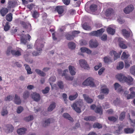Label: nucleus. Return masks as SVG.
<instances>
[{
  "mask_svg": "<svg viewBox=\"0 0 135 135\" xmlns=\"http://www.w3.org/2000/svg\"><path fill=\"white\" fill-rule=\"evenodd\" d=\"M116 77L122 83L126 82L129 85L131 84V83L133 80V78L131 76H129L127 77L121 74L117 75Z\"/></svg>",
  "mask_w": 135,
  "mask_h": 135,
  "instance_id": "1",
  "label": "nucleus"
},
{
  "mask_svg": "<svg viewBox=\"0 0 135 135\" xmlns=\"http://www.w3.org/2000/svg\"><path fill=\"white\" fill-rule=\"evenodd\" d=\"M83 105V102L81 100H79L74 103L71 106L73 109L78 113L81 112L80 108Z\"/></svg>",
  "mask_w": 135,
  "mask_h": 135,
  "instance_id": "2",
  "label": "nucleus"
},
{
  "mask_svg": "<svg viewBox=\"0 0 135 135\" xmlns=\"http://www.w3.org/2000/svg\"><path fill=\"white\" fill-rule=\"evenodd\" d=\"M94 81V79L93 78L89 77L83 82V85L85 86H90L92 87H95L96 86Z\"/></svg>",
  "mask_w": 135,
  "mask_h": 135,
  "instance_id": "3",
  "label": "nucleus"
},
{
  "mask_svg": "<svg viewBox=\"0 0 135 135\" xmlns=\"http://www.w3.org/2000/svg\"><path fill=\"white\" fill-rule=\"evenodd\" d=\"M104 29L101 28L97 31H92L89 33V35L90 36H99L104 31Z\"/></svg>",
  "mask_w": 135,
  "mask_h": 135,
  "instance_id": "4",
  "label": "nucleus"
},
{
  "mask_svg": "<svg viewBox=\"0 0 135 135\" xmlns=\"http://www.w3.org/2000/svg\"><path fill=\"white\" fill-rule=\"evenodd\" d=\"M20 24L23 28L27 30L28 32H29L31 30V25L28 22H25L23 21H21L20 22Z\"/></svg>",
  "mask_w": 135,
  "mask_h": 135,
  "instance_id": "5",
  "label": "nucleus"
},
{
  "mask_svg": "<svg viewBox=\"0 0 135 135\" xmlns=\"http://www.w3.org/2000/svg\"><path fill=\"white\" fill-rule=\"evenodd\" d=\"M3 129L7 133L12 132L14 130V127L11 124H7L4 126Z\"/></svg>",
  "mask_w": 135,
  "mask_h": 135,
  "instance_id": "6",
  "label": "nucleus"
},
{
  "mask_svg": "<svg viewBox=\"0 0 135 135\" xmlns=\"http://www.w3.org/2000/svg\"><path fill=\"white\" fill-rule=\"evenodd\" d=\"M80 65L81 67L84 69L88 70L90 69L89 67L87 64L86 61L84 59H81L79 61Z\"/></svg>",
  "mask_w": 135,
  "mask_h": 135,
  "instance_id": "7",
  "label": "nucleus"
},
{
  "mask_svg": "<svg viewBox=\"0 0 135 135\" xmlns=\"http://www.w3.org/2000/svg\"><path fill=\"white\" fill-rule=\"evenodd\" d=\"M41 40H37L35 43V46L36 49L38 51H40L42 50V48L44 47V45L42 44H40Z\"/></svg>",
  "mask_w": 135,
  "mask_h": 135,
  "instance_id": "8",
  "label": "nucleus"
},
{
  "mask_svg": "<svg viewBox=\"0 0 135 135\" xmlns=\"http://www.w3.org/2000/svg\"><path fill=\"white\" fill-rule=\"evenodd\" d=\"M118 42L120 47L122 49H126L127 48V46L125 44V41L121 38H119Z\"/></svg>",
  "mask_w": 135,
  "mask_h": 135,
  "instance_id": "9",
  "label": "nucleus"
},
{
  "mask_svg": "<svg viewBox=\"0 0 135 135\" xmlns=\"http://www.w3.org/2000/svg\"><path fill=\"white\" fill-rule=\"evenodd\" d=\"M31 97L34 101L36 102L39 101L40 99V95L36 92H34L31 94Z\"/></svg>",
  "mask_w": 135,
  "mask_h": 135,
  "instance_id": "10",
  "label": "nucleus"
},
{
  "mask_svg": "<svg viewBox=\"0 0 135 135\" xmlns=\"http://www.w3.org/2000/svg\"><path fill=\"white\" fill-rule=\"evenodd\" d=\"M89 45L91 48H96L98 46V44L96 40L91 39L89 41Z\"/></svg>",
  "mask_w": 135,
  "mask_h": 135,
  "instance_id": "11",
  "label": "nucleus"
},
{
  "mask_svg": "<svg viewBox=\"0 0 135 135\" xmlns=\"http://www.w3.org/2000/svg\"><path fill=\"white\" fill-rule=\"evenodd\" d=\"M134 9L133 6L132 5H130L128 6L124 9V12L126 13H129L132 12Z\"/></svg>",
  "mask_w": 135,
  "mask_h": 135,
  "instance_id": "12",
  "label": "nucleus"
},
{
  "mask_svg": "<svg viewBox=\"0 0 135 135\" xmlns=\"http://www.w3.org/2000/svg\"><path fill=\"white\" fill-rule=\"evenodd\" d=\"M21 49H20L17 50H13L11 51V53L13 55L16 57L19 56L21 55Z\"/></svg>",
  "mask_w": 135,
  "mask_h": 135,
  "instance_id": "13",
  "label": "nucleus"
},
{
  "mask_svg": "<svg viewBox=\"0 0 135 135\" xmlns=\"http://www.w3.org/2000/svg\"><path fill=\"white\" fill-rule=\"evenodd\" d=\"M122 34L126 38H128L130 36V32L127 31L126 29H124L121 30Z\"/></svg>",
  "mask_w": 135,
  "mask_h": 135,
  "instance_id": "14",
  "label": "nucleus"
},
{
  "mask_svg": "<svg viewBox=\"0 0 135 135\" xmlns=\"http://www.w3.org/2000/svg\"><path fill=\"white\" fill-rule=\"evenodd\" d=\"M134 131V128H127L124 129V132L126 134H132Z\"/></svg>",
  "mask_w": 135,
  "mask_h": 135,
  "instance_id": "15",
  "label": "nucleus"
},
{
  "mask_svg": "<svg viewBox=\"0 0 135 135\" xmlns=\"http://www.w3.org/2000/svg\"><path fill=\"white\" fill-rule=\"evenodd\" d=\"M27 129L24 128H21L18 129L17 130L18 134L20 135L24 134L26 133Z\"/></svg>",
  "mask_w": 135,
  "mask_h": 135,
  "instance_id": "16",
  "label": "nucleus"
},
{
  "mask_svg": "<svg viewBox=\"0 0 135 135\" xmlns=\"http://www.w3.org/2000/svg\"><path fill=\"white\" fill-rule=\"evenodd\" d=\"M30 55V54L29 53L27 52L25 54L23 57L26 62L32 63L33 62V60H30L28 58V57Z\"/></svg>",
  "mask_w": 135,
  "mask_h": 135,
  "instance_id": "17",
  "label": "nucleus"
},
{
  "mask_svg": "<svg viewBox=\"0 0 135 135\" xmlns=\"http://www.w3.org/2000/svg\"><path fill=\"white\" fill-rule=\"evenodd\" d=\"M14 101L15 104L19 105L21 103V101L19 96L17 94H15Z\"/></svg>",
  "mask_w": 135,
  "mask_h": 135,
  "instance_id": "18",
  "label": "nucleus"
},
{
  "mask_svg": "<svg viewBox=\"0 0 135 135\" xmlns=\"http://www.w3.org/2000/svg\"><path fill=\"white\" fill-rule=\"evenodd\" d=\"M58 13L59 14H61L63 13L64 10L63 6H57L55 8Z\"/></svg>",
  "mask_w": 135,
  "mask_h": 135,
  "instance_id": "19",
  "label": "nucleus"
},
{
  "mask_svg": "<svg viewBox=\"0 0 135 135\" xmlns=\"http://www.w3.org/2000/svg\"><path fill=\"white\" fill-rule=\"evenodd\" d=\"M83 96L85 100L87 103L91 104L93 102V100L86 94H83Z\"/></svg>",
  "mask_w": 135,
  "mask_h": 135,
  "instance_id": "20",
  "label": "nucleus"
},
{
  "mask_svg": "<svg viewBox=\"0 0 135 135\" xmlns=\"http://www.w3.org/2000/svg\"><path fill=\"white\" fill-rule=\"evenodd\" d=\"M115 90H117L118 92H120L123 90L122 87L121 85L117 83H115L114 84Z\"/></svg>",
  "mask_w": 135,
  "mask_h": 135,
  "instance_id": "21",
  "label": "nucleus"
},
{
  "mask_svg": "<svg viewBox=\"0 0 135 135\" xmlns=\"http://www.w3.org/2000/svg\"><path fill=\"white\" fill-rule=\"evenodd\" d=\"M69 69L70 74L72 75H75L76 72L75 71V68L74 66L70 65L69 67Z\"/></svg>",
  "mask_w": 135,
  "mask_h": 135,
  "instance_id": "22",
  "label": "nucleus"
},
{
  "mask_svg": "<svg viewBox=\"0 0 135 135\" xmlns=\"http://www.w3.org/2000/svg\"><path fill=\"white\" fill-rule=\"evenodd\" d=\"M56 107V103L55 102H52L50 105L47 109L49 112H51Z\"/></svg>",
  "mask_w": 135,
  "mask_h": 135,
  "instance_id": "23",
  "label": "nucleus"
},
{
  "mask_svg": "<svg viewBox=\"0 0 135 135\" xmlns=\"http://www.w3.org/2000/svg\"><path fill=\"white\" fill-rule=\"evenodd\" d=\"M8 12V9L5 8H2L0 11V13L2 16H4Z\"/></svg>",
  "mask_w": 135,
  "mask_h": 135,
  "instance_id": "24",
  "label": "nucleus"
},
{
  "mask_svg": "<svg viewBox=\"0 0 135 135\" xmlns=\"http://www.w3.org/2000/svg\"><path fill=\"white\" fill-rule=\"evenodd\" d=\"M53 122L52 120V119H49L46 120L43 124L44 126L45 127L49 125L50 123Z\"/></svg>",
  "mask_w": 135,
  "mask_h": 135,
  "instance_id": "25",
  "label": "nucleus"
},
{
  "mask_svg": "<svg viewBox=\"0 0 135 135\" xmlns=\"http://www.w3.org/2000/svg\"><path fill=\"white\" fill-rule=\"evenodd\" d=\"M8 4L10 7L13 8L17 5V3L14 1H10L8 2Z\"/></svg>",
  "mask_w": 135,
  "mask_h": 135,
  "instance_id": "26",
  "label": "nucleus"
},
{
  "mask_svg": "<svg viewBox=\"0 0 135 135\" xmlns=\"http://www.w3.org/2000/svg\"><path fill=\"white\" fill-rule=\"evenodd\" d=\"M35 71L37 74L41 76L44 77L46 75V74L45 73L39 69H36Z\"/></svg>",
  "mask_w": 135,
  "mask_h": 135,
  "instance_id": "27",
  "label": "nucleus"
},
{
  "mask_svg": "<svg viewBox=\"0 0 135 135\" xmlns=\"http://www.w3.org/2000/svg\"><path fill=\"white\" fill-rule=\"evenodd\" d=\"M30 96V93L27 90L25 91L22 94L23 98L25 99H27Z\"/></svg>",
  "mask_w": 135,
  "mask_h": 135,
  "instance_id": "28",
  "label": "nucleus"
},
{
  "mask_svg": "<svg viewBox=\"0 0 135 135\" xmlns=\"http://www.w3.org/2000/svg\"><path fill=\"white\" fill-rule=\"evenodd\" d=\"M97 6L95 4H92L90 7V10L92 12L95 11L97 9Z\"/></svg>",
  "mask_w": 135,
  "mask_h": 135,
  "instance_id": "29",
  "label": "nucleus"
},
{
  "mask_svg": "<svg viewBox=\"0 0 135 135\" xmlns=\"http://www.w3.org/2000/svg\"><path fill=\"white\" fill-rule=\"evenodd\" d=\"M24 66H25V69L27 71V74H31L32 73V72L31 71V69L29 66L27 64H25Z\"/></svg>",
  "mask_w": 135,
  "mask_h": 135,
  "instance_id": "30",
  "label": "nucleus"
},
{
  "mask_svg": "<svg viewBox=\"0 0 135 135\" xmlns=\"http://www.w3.org/2000/svg\"><path fill=\"white\" fill-rule=\"evenodd\" d=\"M80 50L82 52H86L87 53L90 54L91 52V51L89 49L85 47H81L80 48Z\"/></svg>",
  "mask_w": 135,
  "mask_h": 135,
  "instance_id": "31",
  "label": "nucleus"
},
{
  "mask_svg": "<svg viewBox=\"0 0 135 135\" xmlns=\"http://www.w3.org/2000/svg\"><path fill=\"white\" fill-rule=\"evenodd\" d=\"M12 66L13 67L17 66V67L20 68L22 67V65L18 62H15L12 61Z\"/></svg>",
  "mask_w": 135,
  "mask_h": 135,
  "instance_id": "32",
  "label": "nucleus"
},
{
  "mask_svg": "<svg viewBox=\"0 0 135 135\" xmlns=\"http://www.w3.org/2000/svg\"><path fill=\"white\" fill-rule=\"evenodd\" d=\"M68 47L71 49H73L76 47V45L73 42H70L68 43Z\"/></svg>",
  "mask_w": 135,
  "mask_h": 135,
  "instance_id": "33",
  "label": "nucleus"
},
{
  "mask_svg": "<svg viewBox=\"0 0 135 135\" xmlns=\"http://www.w3.org/2000/svg\"><path fill=\"white\" fill-rule=\"evenodd\" d=\"M63 117L66 118L68 119L69 120L71 121H73V118L71 117L70 115L67 113H65L63 114Z\"/></svg>",
  "mask_w": 135,
  "mask_h": 135,
  "instance_id": "34",
  "label": "nucleus"
},
{
  "mask_svg": "<svg viewBox=\"0 0 135 135\" xmlns=\"http://www.w3.org/2000/svg\"><path fill=\"white\" fill-rule=\"evenodd\" d=\"M135 97V92L132 91L130 94L128 95L127 97V99H132Z\"/></svg>",
  "mask_w": 135,
  "mask_h": 135,
  "instance_id": "35",
  "label": "nucleus"
},
{
  "mask_svg": "<svg viewBox=\"0 0 135 135\" xmlns=\"http://www.w3.org/2000/svg\"><path fill=\"white\" fill-rule=\"evenodd\" d=\"M93 127L94 128H97L99 129L102 127V125L98 122L95 123L93 125Z\"/></svg>",
  "mask_w": 135,
  "mask_h": 135,
  "instance_id": "36",
  "label": "nucleus"
},
{
  "mask_svg": "<svg viewBox=\"0 0 135 135\" xmlns=\"http://www.w3.org/2000/svg\"><path fill=\"white\" fill-rule=\"evenodd\" d=\"M107 31L108 33L112 35H114L115 32L114 29L111 27H109L107 28Z\"/></svg>",
  "mask_w": 135,
  "mask_h": 135,
  "instance_id": "37",
  "label": "nucleus"
},
{
  "mask_svg": "<svg viewBox=\"0 0 135 135\" xmlns=\"http://www.w3.org/2000/svg\"><path fill=\"white\" fill-rule=\"evenodd\" d=\"M57 85L60 89H63L64 85L63 82L62 81L60 80L58 81L57 83Z\"/></svg>",
  "mask_w": 135,
  "mask_h": 135,
  "instance_id": "38",
  "label": "nucleus"
},
{
  "mask_svg": "<svg viewBox=\"0 0 135 135\" xmlns=\"http://www.w3.org/2000/svg\"><path fill=\"white\" fill-rule=\"evenodd\" d=\"M12 15L11 13H9L6 16V19L9 22L11 21L12 20Z\"/></svg>",
  "mask_w": 135,
  "mask_h": 135,
  "instance_id": "39",
  "label": "nucleus"
},
{
  "mask_svg": "<svg viewBox=\"0 0 135 135\" xmlns=\"http://www.w3.org/2000/svg\"><path fill=\"white\" fill-rule=\"evenodd\" d=\"M65 37L67 40H71L73 39L74 37L72 35L69 33H66L65 35Z\"/></svg>",
  "mask_w": 135,
  "mask_h": 135,
  "instance_id": "40",
  "label": "nucleus"
},
{
  "mask_svg": "<svg viewBox=\"0 0 135 135\" xmlns=\"http://www.w3.org/2000/svg\"><path fill=\"white\" fill-rule=\"evenodd\" d=\"M9 23L8 22H7L5 25L4 26V30L5 31H7L9 30L10 28V26L9 25Z\"/></svg>",
  "mask_w": 135,
  "mask_h": 135,
  "instance_id": "41",
  "label": "nucleus"
},
{
  "mask_svg": "<svg viewBox=\"0 0 135 135\" xmlns=\"http://www.w3.org/2000/svg\"><path fill=\"white\" fill-rule=\"evenodd\" d=\"M129 56V55L127 54L125 52H124L121 56V59L122 60H124L128 58Z\"/></svg>",
  "mask_w": 135,
  "mask_h": 135,
  "instance_id": "42",
  "label": "nucleus"
},
{
  "mask_svg": "<svg viewBox=\"0 0 135 135\" xmlns=\"http://www.w3.org/2000/svg\"><path fill=\"white\" fill-rule=\"evenodd\" d=\"M78 96V94L76 93L75 95H70L69 97V99L71 100H73L76 99Z\"/></svg>",
  "mask_w": 135,
  "mask_h": 135,
  "instance_id": "43",
  "label": "nucleus"
},
{
  "mask_svg": "<svg viewBox=\"0 0 135 135\" xmlns=\"http://www.w3.org/2000/svg\"><path fill=\"white\" fill-rule=\"evenodd\" d=\"M125 114L126 113L124 112H123L121 113L119 118V120L122 121L124 119L125 117Z\"/></svg>",
  "mask_w": 135,
  "mask_h": 135,
  "instance_id": "44",
  "label": "nucleus"
},
{
  "mask_svg": "<svg viewBox=\"0 0 135 135\" xmlns=\"http://www.w3.org/2000/svg\"><path fill=\"white\" fill-rule=\"evenodd\" d=\"M8 113L7 109L4 108H3L2 111L1 112V115L3 116L7 115Z\"/></svg>",
  "mask_w": 135,
  "mask_h": 135,
  "instance_id": "45",
  "label": "nucleus"
},
{
  "mask_svg": "<svg viewBox=\"0 0 135 135\" xmlns=\"http://www.w3.org/2000/svg\"><path fill=\"white\" fill-rule=\"evenodd\" d=\"M102 108L101 106L97 107L95 110V112L96 113L102 114Z\"/></svg>",
  "mask_w": 135,
  "mask_h": 135,
  "instance_id": "46",
  "label": "nucleus"
},
{
  "mask_svg": "<svg viewBox=\"0 0 135 135\" xmlns=\"http://www.w3.org/2000/svg\"><path fill=\"white\" fill-rule=\"evenodd\" d=\"M124 67V64L123 62H120L119 65L117 66V69L118 70H121Z\"/></svg>",
  "mask_w": 135,
  "mask_h": 135,
  "instance_id": "47",
  "label": "nucleus"
},
{
  "mask_svg": "<svg viewBox=\"0 0 135 135\" xmlns=\"http://www.w3.org/2000/svg\"><path fill=\"white\" fill-rule=\"evenodd\" d=\"M104 61L105 63H107L111 61V58L108 56H105L104 58Z\"/></svg>",
  "mask_w": 135,
  "mask_h": 135,
  "instance_id": "48",
  "label": "nucleus"
},
{
  "mask_svg": "<svg viewBox=\"0 0 135 135\" xmlns=\"http://www.w3.org/2000/svg\"><path fill=\"white\" fill-rule=\"evenodd\" d=\"M33 118L32 115L30 116L25 117L24 118V120L27 122H29L30 121L32 120L33 119Z\"/></svg>",
  "mask_w": 135,
  "mask_h": 135,
  "instance_id": "49",
  "label": "nucleus"
},
{
  "mask_svg": "<svg viewBox=\"0 0 135 135\" xmlns=\"http://www.w3.org/2000/svg\"><path fill=\"white\" fill-rule=\"evenodd\" d=\"M117 118L113 116L108 117V119L109 120L114 122H115L117 120Z\"/></svg>",
  "mask_w": 135,
  "mask_h": 135,
  "instance_id": "50",
  "label": "nucleus"
},
{
  "mask_svg": "<svg viewBox=\"0 0 135 135\" xmlns=\"http://www.w3.org/2000/svg\"><path fill=\"white\" fill-rule=\"evenodd\" d=\"M130 72L131 74L135 76V66H133L131 68Z\"/></svg>",
  "mask_w": 135,
  "mask_h": 135,
  "instance_id": "51",
  "label": "nucleus"
},
{
  "mask_svg": "<svg viewBox=\"0 0 135 135\" xmlns=\"http://www.w3.org/2000/svg\"><path fill=\"white\" fill-rule=\"evenodd\" d=\"M32 17L35 18H36L39 16V14L36 11H34L32 15Z\"/></svg>",
  "mask_w": 135,
  "mask_h": 135,
  "instance_id": "52",
  "label": "nucleus"
},
{
  "mask_svg": "<svg viewBox=\"0 0 135 135\" xmlns=\"http://www.w3.org/2000/svg\"><path fill=\"white\" fill-rule=\"evenodd\" d=\"M113 10L111 8H109L107 9L105 13L106 15L107 16H109L112 12Z\"/></svg>",
  "mask_w": 135,
  "mask_h": 135,
  "instance_id": "53",
  "label": "nucleus"
},
{
  "mask_svg": "<svg viewBox=\"0 0 135 135\" xmlns=\"http://www.w3.org/2000/svg\"><path fill=\"white\" fill-rule=\"evenodd\" d=\"M102 92L104 94H108V93L109 90L107 88H103L101 89Z\"/></svg>",
  "mask_w": 135,
  "mask_h": 135,
  "instance_id": "54",
  "label": "nucleus"
},
{
  "mask_svg": "<svg viewBox=\"0 0 135 135\" xmlns=\"http://www.w3.org/2000/svg\"><path fill=\"white\" fill-rule=\"evenodd\" d=\"M65 78L66 80L71 81H72L74 79L73 77L70 76L68 75L65 77Z\"/></svg>",
  "mask_w": 135,
  "mask_h": 135,
  "instance_id": "55",
  "label": "nucleus"
},
{
  "mask_svg": "<svg viewBox=\"0 0 135 135\" xmlns=\"http://www.w3.org/2000/svg\"><path fill=\"white\" fill-rule=\"evenodd\" d=\"M49 88L48 87H46L44 90H42V92L44 94H47L49 92Z\"/></svg>",
  "mask_w": 135,
  "mask_h": 135,
  "instance_id": "56",
  "label": "nucleus"
},
{
  "mask_svg": "<svg viewBox=\"0 0 135 135\" xmlns=\"http://www.w3.org/2000/svg\"><path fill=\"white\" fill-rule=\"evenodd\" d=\"M114 60H116L118 58H119L120 56V54L117 53L116 52L114 55Z\"/></svg>",
  "mask_w": 135,
  "mask_h": 135,
  "instance_id": "57",
  "label": "nucleus"
},
{
  "mask_svg": "<svg viewBox=\"0 0 135 135\" xmlns=\"http://www.w3.org/2000/svg\"><path fill=\"white\" fill-rule=\"evenodd\" d=\"M23 108L21 107H18L17 109V112L18 113H21L23 110Z\"/></svg>",
  "mask_w": 135,
  "mask_h": 135,
  "instance_id": "58",
  "label": "nucleus"
},
{
  "mask_svg": "<svg viewBox=\"0 0 135 135\" xmlns=\"http://www.w3.org/2000/svg\"><path fill=\"white\" fill-rule=\"evenodd\" d=\"M129 119L131 120V126L134 127H135V120H132L130 118V116L129 114Z\"/></svg>",
  "mask_w": 135,
  "mask_h": 135,
  "instance_id": "59",
  "label": "nucleus"
},
{
  "mask_svg": "<svg viewBox=\"0 0 135 135\" xmlns=\"http://www.w3.org/2000/svg\"><path fill=\"white\" fill-rule=\"evenodd\" d=\"M50 83L51 85V83L55 82L56 80V78L55 76H52L50 77L49 79Z\"/></svg>",
  "mask_w": 135,
  "mask_h": 135,
  "instance_id": "60",
  "label": "nucleus"
},
{
  "mask_svg": "<svg viewBox=\"0 0 135 135\" xmlns=\"http://www.w3.org/2000/svg\"><path fill=\"white\" fill-rule=\"evenodd\" d=\"M83 28L86 30H89L91 29V28L90 27L88 26L85 24L83 25Z\"/></svg>",
  "mask_w": 135,
  "mask_h": 135,
  "instance_id": "61",
  "label": "nucleus"
},
{
  "mask_svg": "<svg viewBox=\"0 0 135 135\" xmlns=\"http://www.w3.org/2000/svg\"><path fill=\"white\" fill-rule=\"evenodd\" d=\"M80 32L79 31H75L72 32V35L73 37H75L76 35L80 33Z\"/></svg>",
  "mask_w": 135,
  "mask_h": 135,
  "instance_id": "62",
  "label": "nucleus"
},
{
  "mask_svg": "<svg viewBox=\"0 0 135 135\" xmlns=\"http://www.w3.org/2000/svg\"><path fill=\"white\" fill-rule=\"evenodd\" d=\"M12 50L11 48L10 47H8L6 52V54L8 55H9L11 53V51Z\"/></svg>",
  "mask_w": 135,
  "mask_h": 135,
  "instance_id": "63",
  "label": "nucleus"
},
{
  "mask_svg": "<svg viewBox=\"0 0 135 135\" xmlns=\"http://www.w3.org/2000/svg\"><path fill=\"white\" fill-rule=\"evenodd\" d=\"M13 97L12 96L9 95L7 96L5 98V100L6 101H11Z\"/></svg>",
  "mask_w": 135,
  "mask_h": 135,
  "instance_id": "64",
  "label": "nucleus"
}]
</instances>
